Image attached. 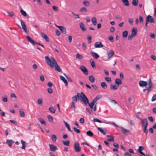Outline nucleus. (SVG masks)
<instances>
[{
	"label": "nucleus",
	"instance_id": "42",
	"mask_svg": "<svg viewBox=\"0 0 156 156\" xmlns=\"http://www.w3.org/2000/svg\"><path fill=\"white\" fill-rule=\"evenodd\" d=\"M144 149V148L143 146H140L139 147L138 149L137 150V151L139 153H140L142 152V151H143Z\"/></svg>",
	"mask_w": 156,
	"mask_h": 156
},
{
	"label": "nucleus",
	"instance_id": "51",
	"mask_svg": "<svg viewBox=\"0 0 156 156\" xmlns=\"http://www.w3.org/2000/svg\"><path fill=\"white\" fill-rule=\"evenodd\" d=\"M7 14H8V15L11 17H12V16H13L14 15V14L13 12H8Z\"/></svg>",
	"mask_w": 156,
	"mask_h": 156
},
{
	"label": "nucleus",
	"instance_id": "41",
	"mask_svg": "<svg viewBox=\"0 0 156 156\" xmlns=\"http://www.w3.org/2000/svg\"><path fill=\"white\" fill-rule=\"evenodd\" d=\"M118 88V86L115 85H111L110 89L112 90H117Z\"/></svg>",
	"mask_w": 156,
	"mask_h": 156
},
{
	"label": "nucleus",
	"instance_id": "57",
	"mask_svg": "<svg viewBox=\"0 0 156 156\" xmlns=\"http://www.w3.org/2000/svg\"><path fill=\"white\" fill-rule=\"evenodd\" d=\"M90 62L92 67L94 68H95V64L94 62V61L92 62L90 61Z\"/></svg>",
	"mask_w": 156,
	"mask_h": 156
},
{
	"label": "nucleus",
	"instance_id": "25",
	"mask_svg": "<svg viewBox=\"0 0 156 156\" xmlns=\"http://www.w3.org/2000/svg\"><path fill=\"white\" fill-rule=\"evenodd\" d=\"M21 142L22 144V146L21 147V148L25 150L26 147V143L25 141H24L23 140H21Z\"/></svg>",
	"mask_w": 156,
	"mask_h": 156
},
{
	"label": "nucleus",
	"instance_id": "11",
	"mask_svg": "<svg viewBox=\"0 0 156 156\" xmlns=\"http://www.w3.org/2000/svg\"><path fill=\"white\" fill-rule=\"evenodd\" d=\"M50 150L51 151H54L58 150V148L56 146L52 144H49V145Z\"/></svg>",
	"mask_w": 156,
	"mask_h": 156
},
{
	"label": "nucleus",
	"instance_id": "2",
	"mask_svg": "<svg viewBox=\"0 0 156 156\" xmlns=\"http://www.w3.org/2000/svg\"><path fill=\"white\" fill-rule=\"evenodd\" d=\"M80 97L82 98V101L83 102L84 104L86 105H87V104L89 106L90 108L92 110L95 103L92 101L91 103H90L88 98L86 97L85 94H83L82 96H80Z\"/></svg>",
	"mask_w": 156,
	"mask_h": 156
},
{
	"label": "nucleus",
	"instance_id": "34",
	"mask_svg": "<svg viewBox=\"0 0 156 156\" xmlns=\"http://www.w3.org/2000/svg\"><path fill=\"white\" fill-rule=\"evenodd\" d=\"M38 120L41 124L44 125H46L45 121L43 119L41 118H39Z\"/></svg>",
	"mask_w": 156,
	"mask_h": 156
},
{
	"label": "nucleus",
	"instance_id": "35",
	"mask_svg": "<svg viewBox=\"0 0 156 156\" xmlns=\"http://www.w3.org/2000/svg\"><path fill=\"white\" fill-rule=\"evenodd\" d=\"M93 121L95 122H98L99 123H108L107 122H105L101 121L100 120L97 118H94L93 119Z\"/></svg>",
	"mask_w": 156,
	"mask_h": 156
},
{
	"label": "nucleus",
	"instance_id": "1",
	"mask_svg": "<svg viewBox=\"0 0 156 156\" xmlns=\"http://www.w3.org/2000/svg\"><path fill=\"white\" fill-rule=\"evenodd\" d=\"M45 61L47 64L51 67H55V69L59 72H60L61 69L57 64L55 59L53 57H51L50 58L48 56L45 57Z\"/></svg>",
	"mask_w": 156,
	"mask_h": 156
},
{
	"label": "nucleus",
	"instance_id": "21",
	"mask_svg": "<svg viewBox=\"0 0 156 156\" xmlns=\"http://www.w3.org/2000/svg\"><path fill=\"white\" fill-rule=\"evenodd\" d=\"M102 97V96L101 95H98L92 101L95 103L98 100L101 98Z\"/></svg>",
	"mask_w": 156,
	"mask_h": 156
},
{
	"label": "nucleus",
	"instance_id": "4",
	"mask_svg": "<svg viewBox=\"0 0 156 156\" xmlns=\"http://www.w3.org/2000/svg\"><path fill=\"white\" fill-rule=\"evenodd\" d=\"M27 39L29 42L33 45H35L36 44H37L40 45L43 48H44V46L42 44L40 43L35 42L29 36H27Z\"/></svg>",
	"mask_w": 156,
	"mask_h": 156
},
{
	"label": "nucleus",
	"instance_id": "29",
	"mask_svg": "<svg viewBox=\"0 0 156 156\" xmlns=\"http://www.w3.org/2000/svg\"><path fill=\"white\" fill-rule=\"evenodd\" d=\"M101 85L102 87L104 89H106L107 87V85L105 82H102L101 83Z\"/></svg>",
	"mask_w": 156,
	"mask_h": 156
},
{
	"label": "nucleus",
	"instance_id": "5",
	"mask_svg": "<svg viewBox=\"0 0 156 156\" xmlns=\"http://www.w3.org/2000/svg\"><path fill=\"white\" fill-rule=\"evenodd\" d=\"M74 146L75 151L76 152H79L81 150V147L80 146L79 143L76 142L74 143Z\"/></svg>",
	"mask_w": 156,
	"mask_h": 156
},
{
	"label": "nucleus",
	"instance_id": "7",
	"mask_svg": "<svg viewBox=\"0 0 156 156\" xmlns=\"http://www.w3.org/2000/svg\"><path fill=\"white\" fill-rule=\"evenodd\" d=\"M146 19L147 20V21L149 22L154 23H155V21L153 17L150 15H148L147 16Z\"/></svg>",
	"mask_w": 156,
	"mask_h": 156
},
{
	"label": "nucleus",
	"instance_id": "45",
	"mask_svg": "<svg viewBox=\"0 0 156 156\" xmlns=\"http://www.w3.org/2000/svg\"><path fill=\"white\" fill-rule=\"evenodd\" d=\"M64 122L65 125V126L67 128L68 130L69 131H71V129L70 126H69V124H68L65 121Z\"/></svg>",
	"mask_w": 156,
	"mask_h": 156
},
{
	"label": "nucleus",
	"instance_id": "13",
	"mask_svg": "<svg viewBox=\"0 0 156 156\" xmlns=\"http://www.w3.org/2000/svg\"><path fill=\"white\" fill-rule=\"evenodd\" d=\"M97 129L103 135H105L106 134V131L104 129L98 127Z\"/></svg>",
	"mask_w": 156,
	"mask_h": 156
},
{
	"label": "nucleus",
	"instance_id": "54",
	"mask_svg": "<svg viewBox=\"0 0 156 156\" xmlns=\"http://www.w3.org/2000/svg\"><path fill=\"white\" fill-rule=\"evenodd\" d=\"M73 129H74L75 132H76V133H80V131L79 129L76 128L75 127H73Z\"/></svg>",
	"mask_w": 156,
	"mask_h": 156
},
{
	"label": "nucleus",
	"instance_id": "33",
	"mask_svg": "<svg viewBox=\"0 0 156 156\" xmlns=\"http://www.w3.org/2000/svg\"><path fill=\"white\" fill-rule=\"evenodd\" d=\"M20 113L21 116L23 117L25 116V113L24 110L23 109H20Z\"/></svg>",
	"mask_w": 156,
	"mask_h": 156
},
{
	"label": "nucleus",
	"instance_id": "31",
	"mask_svg": "<svg viewBox=\"0 0 156 156\" xmlns=\"http://www.w3.org/2000/svg\"><path fill=\"white\" fill-rule=\"evenodd\" d=\"M91 21L94 25H96L97 24V19L95 17H93L91 19Z\"/></svg>",
	"mask_w": 156,
	"mask_h": 156
},
{
	"label": "nucleus",
	"instance_id": "63",
	"mask_svg": "<svg viewBox=\"0 0 156 156\" xmlns=\"http://www.w3.org/2000/svg\"><path fill=\"white\" fill-rule=\"evenodd\" d=\"M87 40L89 43H91V37L90 36H88L87 37Z\"/></svg>",
	"mask_w": 156,
	"mask_h": 156
},
{
	"label": "nucleus",
	"instance_id": "36",
	"mask_svg": "<svg viewBox=\"0 0 156 156\" xmlns=\"http://www.w3.org/2000/svg\"><path fill=\"white\" fill-rule=\"evenodd\" d=\"M123 4L126 6L129 5V2L128 0H121Z\"/></svg>",
	"mask_w": 156,
	"mask_h": 156
},
{
	"label": "nucleus",
	"instance_id": "12",
	"mask_svg": "<svg viewBox=\"0 0 156 156\" xmlns=\"http://www.w3.org/2000/svg\"><path fill=\"white\" fill-rule=\"evenodd\" d=\"M141 123L142 127L146 126V125L147 126L148 125L147 120L146 119H143L141 121Z\"/></svg>",
	"mask_w": 156,
	"mask_h": 156
},
{
	"label": "nucleus",
	"instance_id": "8",
	"mask_svg": "<svg viewBox=\"0 0 156 156\" xmlns=\"http://www.w3.org/2000/svg\"><path fill=\"white\" fill-rule=\"evenodd\" d=\"M80 68L85 74L86 75H88V71L85 66H80Z\"/></svg>",
	"mask_w": 156,
	"mask_h": 156
},
{
	"label": "nucleus",
	"instance_id": "14",
	"mask_svg": "<svg viewBox=\"0 0 156 156\" xmlns=\"http://www.w3.org/2000/svg\"><path fill=\"white\" fill-rule=\"evenodd\" d=\"M90 54L92 57L96 59H97L99 57V55L96 52L91 51Z\"/></svg>",
	"mask_w": 156,
	"mask_h": 156
},
{
	"label": "nucleus",
	"instance_id": "62",
	"mask_svg": "<svg viewBox=\"0 0 156 156\" xmlns=\"http://www.w3.org/2000/svg\"><path fill=\"white\" fill-rule=\"evenodd\" d=\"M139 21L140 23H143V18L141 16H140L139 17Z\"/></svg>",
	"mask_w": 156,
	"mask_h": 156
},
{
	"label": "nucleus",
	"instance_id": "50",
	"mask_svg": "<svg viewBox=\"0 0 156 156\" xmlns=\"http://www.w3.org/2000/svg\"><path fill=\"white\" fill-rule=\"evenodd\" d=\"M49 110L53 113H55V110L54 108H53L50 107L49 108Z\"/></svg>",
	"mask_w": 156,
	"mask_h": 156
},
{
	"label": "nucleus",
	"instance_id": "28",
	"mask_svg": "<svg viewBox=\"0 0 156 156\" xmlns=\"http://www.w3.org/2000/svg\"><path fill=\"white\" fill-rule=\"evenodd\" d=\"M128 34V32L127 30H125L122 32V36L123 38H126Z\"/></svg>",
	"mask_w": 156,
	"mask_h": 156
},
{
	"label": "nucleus",
	"instance_id": "17",
	"mask_svg": "<svg viewBox=\"0 0 156 156\" xmlns=\"http://www.w3.org/2000/svg\"><path fill=\"white\" fill-rule=\"evenodd\" d=\"M137 30L136 28H133L132 29L131 31V34L134 37L136 36L137 34Z\"/></svg>",
	"mask_w": 156,
	"mask_h": 156
},
{
	"label": "nucleus",
	"instance_id": "38",
	"mask_svg": "<svg viewBox=\"0 0 156 156\" xmlns=\"http://www.w3.org/2000/svg\"><path fill=\"white\" fill-rule=\"evenodd\" d=\"M147 126L146 125V126H144L142 127V128L144 129V133L146 134H147L148 132V130L147 129Z\"/></svg>",
	"mask_w": 156,
	"mask_h": 156
},
{
	"label": "nucleus",
	"instance_id": "47",
	"mask_svg": "<svg viewBox=\"0 0 156 156\" xmlns=\"http://www.w3.org/2000/svg\"><path fill=\"white\" fill-rule=\"evenodd\" d=\"M42 99L41 98L38 99L37 100L38 104L40 105H42Z\"/></svg>",
	"mask_w": 156,
	"mask_h": 156
},
{
	"label": "nucleus",
	"instance_id": "30",
	"mask_svg": "<svg viewBox=\"0 0 156 156\" xmlns=\"http://www.w3.org/2000/svg\"><path fill=\"white\" fill-rule=\"evenodd\" d=\"M59 30L61 31L62 33L64 34H66V30L64 27L62 26Z\"/></svg>",
	"mask_w": 156,
	"mask_h": 156
},
{
	"label": "nucleus",
	"instance_id": "9",
	"mask_svg": "<svg viewBox=\"0 0 156 156\" xmlns=\"http://www.w3.org/2000/svg\"><path fill=\"white\" fill-rule=\"evenodd\" d=\"M94 45L96 48H102L104 46L103 45L101 42H95Z\"/></svg>",
	"mask_w": 156,
	"mask_h": 156
},
{
	"label": "nucleus",
	"instance_id": "55",
	"mask_svg": "<svg viewBox=\"0 0 156 156\" xmlns=\"http://www.w3.org/2000/svg\"><path fill=\"white\" fill-rule=\"evenodd\" d=\"M48 118L49 121L51 122L53 121V118L50 115H48Z\"/></svg>",
	"mask_w": 156,
	"mask_h": 156
},
{
	"label": "nucleus",
	"instance_id": "52",
	"mask_svg": "<svg viewBox=\"0 0 156 156\" xmlns=\"http://www.w3.org/2000/svg\"><path fill=\"white\" fill-rule=\"evenodd\" d=\"M105 80L108 83H111L112 80L111 78L109 77H106L105 78Z\"/></svg>",
	"mask_w": 156,
	"mask_h": 156
},
{
	"label": "nucleus",
	"instance_id": "60",
	"mask_svg": "<svg viewBox=\"0 0 156 156\" xmlns=\"http://www.w3.org/2000/svg\"><path fill=\"white\" fill-rule=\"evenodd\" d=\"M156 100V94L154 95L152 97L151 101H153Z\"/></svg>",
	"mask_w": 156,
	"mask_h": 156
},
{
	"label": "nucleus",
	"instance_id": "15",
	"mask_svg": "<svg viewBox=\"0 0 156 156\" xmlns=\"http://www.w3.org/2000/svg\"><path fill=\"white\" fill-rule=\"evenodd\" d=\"M147 84V83L145 81L140 80L139 82V85L141 87L146 86Z\"/></svg>",
	"mask_w": 156,
	"mask_h": 156
},
{
	"label": "nucleus",
	"instance_id": "39",
	"mask_svg": "<svg viewBox=\"0 0 156 156\" xmlns=\"http://www.w3.org/2000/svg\"><path fill=\"white\" fill-rule=\"evenodd\" d=\"M138 0H133L132 4L134 6H136L138 4Z\"/></svg>",
	"mask_w": 156,
	"mask_h": 156
},
{
	"label": "nucleus",
	"instance_id": "24",
	"mask_svg": "<svg viewBox=\"0 0 156 156\" xmlns=\"http://www.w3.org/2000/svg\"><path fill=\"white\" fill-rule=\"evenodd\" d=\"M115 83L119 86L122 84V82L120 79H116L115 80Z\"/></svg>",
	"mask_w": 156,
	"mask_h": 156
},
{
	"label": "nucleus",
	"instance_id": "32",
	"mask_svg": "<svg viewBox=\"0 0 156 156\" xmlns=\"http://www.w3.org/2000/svg\"><path fill=\"white\" fill-rule=\"evenodd\" d=\"M83 4L86 7H88L90 5V3L87 0L84 1L83 2Z\"/></svg>",
	"mask_w": 156,
	"mask_h": 156
},
{
	"label": "nucleus",
	"instance_id": "58",
	"mask_svg": "<svg viewBox=\"0 0 156 156\" xmlns=\"http://www.w3.org/2000/svg\"><path fill=\"white\" fill-rule=\"evenodd\" d=\"M148 84L150 87H152L153 84L152 83L151 79H149V81L148 83Z\"/></svg>",
	"mask_w": 156,
	"mask_h": 156
},
{
	"label": "nucleus",
	"instance_id": "18",
	"mask_svg": "<svg viewBox=\"0 0 156 156\" xmlns=\"http://www.w3.org/2000/svg\"><path fill=\"white\" fill-rule=\"evenodd\" d=\"M59 77L60 79L65 83V86H68V83L67 81L65 78L64 76L61 75Z\"/></svg>",
	"mask_w": 156,
	"mask_h": 156
},
{
	"label": "nucleus",
	"instance_id": "3",
	"mask_svg": "<svg viewBox=\"0 0 156 156\" xmlns=\"http://www.w3.org/2000/svg\"><path fill=\"white\" fill-rule=\"evenodd\" d=\"M85 94L84 93L82 92L80 93H77V95H75L72 98V103H76L77 101V98L79 100H81L82 101V98L80 96H82L83 94Z\"/></svg>",
	"mask_w": 156,
	"mask_h": 156
},
{
	"label": "nucleus",
	"instance_id": "59",
	"mask_svg": "<svg viewBox=\"0 0 156 156\" xmlns=\"http://www.w3.org/2000/svg\"><path fill=\"white\" fill-rule=\"evenodd\" d=\"M152 87H150V86H149V87H147L146 89L147 93L149 92L152 90V89L151 88Z\"/></svg>",
	"mask_w": 156,
	"mask_h": 156
},
{
	"label": "nucleus",
	"instance_id": "40",
	"mask_svg": "<svg viewBox=\"0 0 156 156\" xmlns=\"http://www.w3.org/2000/svg\"><path fill=\"white\" fill-rule=\"evenodd\" d=\"M87 135L90 137L93 136L94 135L93 133L90 130H89L87 132Z\"/></svg>",
	"mask_w": 156,
	"mask_h": 156
},
{
	"label": "nucleus",
	"instance_id": "26",
	"mask_svg": "<svg viewBox=\"0 0 156 156\" xmlns=\"http://www.w3.org/2000/svg\"><path fill=\"white\" fill-rule=\"evenodd\" d=\"M107 140L110 142H114V137L110 135H107Z\"/></svg>",
	"mask_w": 156,
	"mask_h": 156
},
{
	"label": "nucleus",
	"instance_id": "10",
	"mask_svg": "<svg viewBox=\"0 0 156 156\" xmlns=\"http://www.w3.org/2000/svg\"><path fill=\"white\" fill-rule=\"evenodd\" d=\"M79 25L82 31L84 32L86 30L87 28L83 22H80Z\"/></svg>",
	"mask_w": 156,
	"mask_h": 156
},
{
	"label": "nucleus",
	"instance_id": "20",
	"mask_svg": "<svg viewBox=\"0 0 156 156\" xmlns=\"http://www.w3.org/2000/svg\"><path fill=\"white\" fill-rule=\"evenodd\" d=\"M14 141L12 140H8L6 141V143L8 144L9 147H11Z\"/></svg>",
	"mask_w": 156,
	"mask_h": 156
},
{
	"label": "nucleus",
	"instance_id": "56",
	"mask_svg": "<svg viewBox=\"0 0 156 156\" xmlns=\"http://www.w3.org/2000/svg\"><path fill=\"white\" fill-rule=\"evenodd\" d=\"M128 21L130 25H132L133 22V20L132 18H129L128 19Z\"/></svg>",
	"mask_w": 156,
	"mask_h": 156
},
{
	"label": "nucleus",
	"instance_id": "64",
	"mask_svg": "<svg viewBox=\"0 0 156 156\" xmlns=\"http://www.w3.org/2000/svg\"><path fill=\"white\" fill-rule=\"evenodd\" d=\"M40 80L42 81H43L44 80V76L42 75L40 76Z\"/></svg>",
	"mask_w": 156,
	"mask_h": 156
},
{
	"label": "nucleus",
	"instance_id": "53",
	"mask_svg": "<svg viewBox=\"0 0 156 156\" xmlns=\"http://www.w3.org/2000/svg\"><path fill=\"white\" fill-rule=\"evenodd\" d=\"M62 142H63V144L65 145L68 146H69V145L70 142L69 141H63Z\"/></svg>",
	"mask_w": 156,
	"mask_h": 156
},
{
	"label": "nucleus",
	"instance_id": "43",
	"mask_svg": "<svg viewBox=\"0 0 156 156\" xmlns=\"http://www.w3.org/2000/svg\"><path fill=\"white\" fill-rule=\"evenodd\" d=\"M76 103H72L71 105V109H72L74 111H75L76 109V107L75 106V104Z\"/></svg>",
	"mask_w": 156,
	"mask_h": 156
},
{
	"label": "nucleus",
	"instance_id": "49",
	"mask_svg": "<svg viewBox=\"0 0 156 156\" xmlns=\"http://www.w3.org/2000/svg\"><path fill=\"white\" fill-rule=\"evenodd\" d=\"M64 75L66 77V78L70 82H72V80L71 79V78L69 76H68L66 75V74L64 73Z\"/></svg>",
	"mask_w": 156,
	"mask_h": 156
},
{
	"label": "nucleus",
	"instance_id": "6",
	"mask_svg": "<svg viewBox=\"0 0 156 156\" xmlns=\"http://www.w3.org/2000/svg\"><path fill=\"white\" fill-rule=\"evenodd\" d=\"M21 25L24 31L27 34H28V31L27 30V27L25 24V22L22 20H20Z\"/></svg>",
	"mask_w": 156,
	"mask_h": 156
},
{
	"label": "nucleus",
	"instance_id": "44",
	"mask_svg": "<svg viewBox=\"0 0 156 156\" xmlns=\"http://www.w3.org/2000/svg\"><path fill=\"white\" fill-rule=\"evenodd\" d=\"M20 12L22 15L24 16H26L27 15L26 12L22 9L20 10Z\"/></svg>",
	"mask_w": 156,
	"mask_h": 156
},
{
	"label": "nucleus",
	"instance_id": "46",
	"mask_svg": "<svg viewBox=\"0 0 156 156\" xmlns=\"http://www.w3.org/2000/svg\"><path fill=\"white\" fill-rule=\"evenodd\" d=\"M76 58L80 59H82L83 58V57L80 55L79 53L76 54Z\"/></svg>",
	"mask_w": 156,
	"mask_h": 156
},
{
	"label": "nucleus",
	"instance_id": "48",
	"mask_svg": "<svg viewBox=\"0 0 156 156\" xmlns=\"http://www.w3.org/2000/svg\"><path fill=\"white\" fill-rule=\"evenodd\" d=\"M51 139L52 141L54 142H55L57 140V137L55 135H53L51 136Z\"/></svg>",
	"mask_w": 156,
	"mask_h": 156
},
{
	"label": "nucleus",
	"instance_id": "19",
	"mask_svg": "<svg viewBox=\"0 0 156 156\" xmlns=\"http://www.w3.org/2000/svg\"><path fill=\"white\" fill-rule=\"evenodd\" d=\"M40 34L42 37L44 38L47 42H49V39L46 35L43 33H41Z\"/></svg>",
	"mask_w": 156,
	"mask_h": 156
},
{
	"label": "nucleus",
	"instance_id": "16",
	"mask_svg": "<svg viewBox=\"0 0 156 156\" xmlns=\"http://www.w3.org/2000/svg\"><path fill=\"white\" fill-rule=\"evenodd\" d=\"M122 131V132L124 134H126V133H129L130 131L128 130H127L122 126H120L119 128Z\"/></svg>",
	"mask_w": 156,
	"mask_h": 156
},
{
	"label": "nucleus",
	"instance_id": "27",
	"mask_svg": "<svg viewBox=\"0 0 156 156\" xmlns=\"http://www.w3.org/2000/svg\"><path fill=\"white\" fill-rule=\"evenodd\" d=\"M79 12H87V9L85 7H82L80 9Z\"/></svg>",
	"mask_w": 156,
	"mask_h": 156
},
{
	"label": "nucleus",
	"instance_id": "22",
	"mask_svg": "<svg viewBox=\"0 0 156 156\" xmlns=\"http://www.w3.org/2000/svg\"><path fill=\"white\" fill-rule=\"evenodd\" d=\"M102 97V96L101 95H98L92 101L95 103L98 100L101 98Z\"/></svg>",
	"mask_w": 156,
	"mask_h": 156
},
{
	"label": "nucleus",
	"instance_id": "23",
	"mask_svg": "<svg viewBox=\"0 0 156 156\" xmlns=\"http://www.w3.org/2000/svg\"><path fill=\"white\" fill-rule=\"evenodd\" d=\"M115 52L113 50H111L108 54V58H110L114 54Z\"/></svg>",
	"mask_w": 156,
	"mask_h": 156
},
{
	"label": "nucleus",
	"instance_id": "37",
	"mask_svg": "<svg viewBox=\"0 0 156 156\" xmlns=\"http://www.w3.org/2000/svg\"><path fill=\"white\" fill-rule=\"evenodd\" d=\"M90 81L91 83H94L95 81V79L92 76H90L89 77Z\"/></svg>",
	"mask_w": 156,
	"mask_h": 156
},
{
	"label": "nucleus",
	"instance_id": "61",
	"mask_svg": "<svg viewBox=\"0 0 156 156\" xmlns=\"http://www.w3.org/2000/svg\"><path fill=\"white\" fill-rule=\"evenodd\" d=\"M47 90L48 93L50 94H52L53 92V90L51 88H48L47 89Z\"/></svg>",
	"mask_w": 156,
	"mask_h": 156
}]
</instances>
